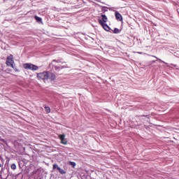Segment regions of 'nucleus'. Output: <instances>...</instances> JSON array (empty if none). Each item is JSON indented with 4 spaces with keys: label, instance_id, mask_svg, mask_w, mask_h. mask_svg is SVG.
I'll use <instances>...</instances> for the list:
<instances>
[{
    "label": "nucleus",
    "instance_id": "nucleus-9",
    "mask_svg": "<svg viewBox=\"0 0 179 179\" xmlns=\"http://www.w3.org/2000/svg\"><path fill=\"white\" fill-rule=\"evenodd\" d=\"M57 170L60 173V174H66V171L59 167H57Z\"/></svg>",
    "mask_w": 179,
    "mask_h": 179
},
{
    "label": "nucleus",
    "instance_id": "nucleus-11",
    "mask_svg": "<svg viewBox=\"0 0 179 179\" xmlns=\"http://www.w3.org/2000/svg\"><path fill=\"white\" fill-rule=\"evenodd\" d=\"M45 109L48 114H49V113H51V108H50L49 106H45Z\"/></svg>",
    "mask_w": 179,
    "mask_h": 179
},
{
    "label": "nucleus",
    "instance_id": "nucleus-4",
    "mask_svg": "<svg viewBox=\"0 0 179 179\" xmlns=\"http://www.w3.org/2000/svg\"><path fill=\"white\" fill-rule=\"evenodd\" d=\"M59 139H60V143L62 145H68V140L65 138V134H59Z\"/></svg>",
    "mask_w": 179,
    "mask_h": 179
},
{
    "label": "nucleus",
    "instance_id": "nucleus-3",
    "mask_svg": "<svg viewBox=\"0 0 179 179\" xmlns=\"http://www.w3.org/2000/svg\"><path fill=\"white\" fill-rule=\"evenodd\" d=\"M13 64H15V61L13 60V55H10L7 57L6 64L7 66H10L13 68V69H15V66H13Z\"/></svg>",
    "mask_w": 179,
    "mask_h": 179
},
{
    "label": "nucleus",
    "instance_id": "nucleus-12",
    "mask_svg": "<svg viewBox=\"0 0 179 179\" xmlns=\"http://www.w3.org/2000/svg\"><path fill=\"white\" fill-rule=\"evenodd\" d=\"M113 33L115 34H118L119 33H120V31L118 28H115L114 30H113Z\"/></svg>",
    "mask_w": 179,
    "mask_h": 179
},
{
    "label": "nucleus",
    "instance_id": "nucleus-18",
    "mask_svg": "<svg viewBox=\"0 0 179 179\" xmlns=\"http://www.w3.org/2000/svg\"><path fill=\"white\" fill-rule=\"evenodd\" d=\"M152 57H154V58H156V59H158L159 61H162V59L157 58V57H156V56H152Z\"/></svg>",
    "mask_w": 179,
    "mask_h": 179
},
{
    "label": "nucleus",
    "instance_id": "nucleus-5",
    "mask_svg": "<svg viewBox=\"0 0 179 179\" xmlns=\"http://www.w3.org/2000/svg\"><path fill=\"white\" fill-rule=\"evenodd\" d=\"M98 22L99 24L106 30V31H108L110 30V27L106 24V22H103V21L101 19L98 20Z\"/></svg>",
    "mask_w": 179,
    "mask_h": 179
},
{
    "label": "nucleus",
    "instance_id": "nucleus-6",
    "mask_svg": "<svg viewBox=\"0 0 179 179\" xmlns=\"http://www.w3.org/2000/svg\"><path fill=\"white\" fill-rule=\"evenodd\" d=\"M115 19L117 20L119 22H122V15H120L118 11H115Z\"/></svg>",
    "mask_w": 179,
    "mask_h": 179
},
{
    "label": "nucleus",
    "instance_id": "nucleus-1",
    "mask_svg": "<svg viewBox=\"0 0 179 179\" xmlns=\"http://www.w3.org/2000/svg\"><path fill=\"white\" fill-rule=\"evenodd\" d=\"M37 78L38 80H43V82H45V80H55L57 79V76L54 73H51L50 71H43L41 73H37Z\"/></svg>",
    "mask_w": 179,
    "mask_h": 179
},
{
    "label": "nucleus",
    "instance_id": "nucleus-10",
    "mask_svg": "<svg viewBox=\"0 0 179 179\" xmlns=\"http://www.w3.org/2000/svg\"><path fill=\"white\" fill-rule=\"evenodd\" d=\"M34 19H35V20H36V22H42V20H43V19H41V17H38V16H37V15H35L34 16Z\"/></svg>",
    "mask_w": 179,
    "mask_h": 179
},
{
    "label": "nucleus",
    "instance_id": "nucleus-16",
    "mask_svg": "<svg viewBox=\"0 0 179 179\" xmlns=\"http://www.w3.org/2000/svg\"><path fill=\"white\" fill-rule=\"evenodd\" d=\"M59 167L57 164H53V170H55V169H58Z\"/></svg>",
    "mask_w": 179,
    "mask_h": 179
},
{
    "label": "nucleus",
    "instance_id": "nucleus-17",
    "mask_svg": "<svg viewBox=\"0 0 179 179\" xmlns=\"http://www.w3.org/2000/svg\"><path fill=\"white\" fill-rule=\"evenodd\" d=\"M58 63V62H59V60H53L52 62V64H54V63Z\"/></svg>",
    "mask_w": 179,
    "mask_h": 179
},
{
    "label": "nucleus",
    "instance_id": "nucleus-8",
    "mask_svg": "<svg viewBox=\"0 0 179 179\" xmlns=\"http://www.w3.org/2000/svg\"><path fill=\"white\" fill-rule=\"evenodd\" d=\"M64 68H66V66H55V64H54V69L56 70V71H61V69H64Z\"/></svg>",
    "mask_w": 179,
    "mask_h": 179
},
{
    "label": "nucleus",
    "instance_id": "nucleus-2",
    "mask_svg": "<svg viewBox=\"0 0 179 179\" xmlns=\"http://www.w3.org/2000/svg\"><path fill=\"white\" fill-rule=\"evenodd\" d=\"M24 69H29L30 71H38V66L30 63H26L23 64Z\"/></svg>",
    "mask_w": 179,
    "mask_h": 179
},
{
    "label": "nucleus",
    "instance_id": "nucleus-15",
    "mask_svg": "<svg viewBox=\"0 0 179 179\" xmlns=\"http://www.w3.org/2000/svg\"><path fill=\"white\" fill-rule=\"evenodd\" d=\"M10 169L12 170H16V164H12L11 166H10Z\"/></svg>",
    "mask_w": 179,
    "mask_h": 179
},
{
    "label": "nucleus",
    "instance_id": "nucleus-7",
    "mask_svg": "<svg viewBox=\"0 0 179 179\" xmlns=\"http://www.w3.org/2000/svg\"><path fill=\"white\" fill-rule=\"evenodd\" d=\"M101 21L103 22V23H107V22H108V18L107 17V16L106 15L101 14Z\"/></svg>",
    "mask_w": 179,
    "mask_h": 179
},
{
    "label": "nucleus",
    "instance_id": "nucleus-14",
    "mask_svg": "<svg viewBox=\"0 0 179 179\" xmlns=\"http://www.w3.org/2000/svg\"><path fill=\"white\" fill-rule=\"evenodd\" d=\"M69 164L70 166H72L73 168H75V166H76V163L73 162H70Z\"/></svg>",
    "mask_w": 179,
    "mask_h": 179
},
{
    "label": "nucleus",
    "instance_id": "nucleus-13",
    "mask_svg": "<svg viewBox=\"0 0 179 179\" xmlns=\"http://www.w3.org/2000/svg\"><path fill=\"white\" fill-rule=\"evenodd\" d=\"M3 167V159H2V157H0V168Z\"/></svg>",
    "mask_w": 179,
    "mask_h": 179
}]
</instances>
